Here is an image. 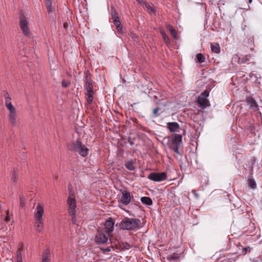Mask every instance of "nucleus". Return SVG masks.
<instances>
[{"mask_svg":"<svg viewBox=\"0 0 262 262\" xmlns=\"http://www.w3.org/2000/svg\"><path fill=\"white\" fill-rule=\"evenodd\" d=\"M141 202L147 205H151L152 204V201L149 197L143 196L141 198Z\"/></svg>","mask_w":262,"mask_h":262,"instance_id":"obj_23","label":"nucleus"},{"mask_svg":"<svg viewBox=\"0 0 262 262\" xmlns=\"http://www.w3.org/2000/svg\"><path fill=\"white\" fill-rule=\"evenodd\" d=\"M63 27L65 29H67L68 27V23L66 22L63 24Z\"/></svg>","mask_w":262,"mask_h":262,"instance_id":"obj_43","label":"nucleus"},{"mask_svg":"<svg viewBox=\"0 0 262 262\" xmlns=\"http://www.w3.org/2000/svg\"><path fill=\"white\" fill-rule=\"evenodd\" d=\"M209 92L205 90L199 96L197 102L201 105L202 108H205L210 105V103L207 97L209 96Z\"/></svg>","mask_w":262,"mask_h":262,"instance_id":"obj_6","label":"nucleus"},{"mask_svg":"<svg viewBox=\"0 0 262 262\" xmlns=\"http://www.w3.org/2000/svg\"><path fill=\"white\" fill-rule=\"evenodd\" d=\"M115 221L112 219H110L105 221L103 229L105 232L111 234L114 228Z\"/></svg>","mask_w":262,"mask_h":262,"instance_id":"obj_13","label":"nucleus"},{"mask_svg":"<svg viewBox=\"0 0 262 262\" xmlns=\"http://www.w3.org/2000/svg\"><path fill=\"white\" fill-rule=\"evenodd\" d=\"M7 108L9 111V121L13 126H15L16 123V109L13 105L9 106L8 107H7Z\"/></svg>","mask_w":262,"mask_h":262,"instance_id":"obj_12","label":"nucleus"},{"mask_svg":"<svg viewBox=\"0 0 262 262\" xmlns=\"http://www.w3.org/2000/svg\"><path fill=\"white\" fill-rule=\"evenodd\" d=\"M11 181L15 185L17 182V179L18 176V173L17 171L14 168L11 170Z\"/></svg>","mask_w":262,"mask_h":262,"instance_id":"obj_20","label":"nucleus"},{"mask_svg":"<svg viewBox=\"0 0 262 262\" xmlns=\"http://www.w3.org/2000/svg\"><path fill=\"white\" fill-rule=\"evenodd\" d=\"M6 212L7 213V216L5 217V220L6 221V222H8L10 221V217L8 215V211H6Z\"/></svg>","mask_w":262,"mask_h":262,"instance_id":"obj_41","label":"nucleus"},{"mask_svg":"<svg viewBox=\"0 0 262 262\" xmlns=\"http://www.w3.org/2000/svg\"><path fill=\"white\" fill-rule=\"evenodd\" d=\"M141 224L139 219L126 217L120 222V228L124 230H137L141 228Z\"/></svg>","mask_w":262,"mask_h":262,"instance_id":"obj_1","label":"nucleus"},{"mask_svg":"<svg viewBox=\"0 0 262 262\" xmlns=\"http://www.w3.org/2000/svg\"><path fill=\"white\" fill-rule=\"evenodd\" d=\"M252 0H249V3H251L252 2Z\"/></svg>","mask_w":262,"mask_h":262,"instance_id":"obj_45","label":"nucleus"},{"mask_svg":"<svg viewBox=\"0 0 262 262\" xmlns=\"http://www.w3.org/2000/svg\"><path fill=\"white\" fill-rule=\"evenodd\" d=\"M69 149L78 153L81 156L85 157L88 155L89 149L80 141H76L69 147Z\"/></svg>","mask_w":262,"mask_h":262,"instance_id":"obj_2","label":"nucleus"},{"mask_svg":"<svg viewBox=\"0 0 262 262\" xmlns=\"http://www.w3.org/2000/svg\"><path fill=\"white\" fill-rule=\"evenodd\" d=\"M137 2L142 6H144L147 3L144 0H137Z\"/></svg>","mask_w":262,"mask_h":262,"instance_id":"obj_36","label":"nucleus"},{"mask_svg":"<svg viewBox=\"0 0 262 262\" xmlns=\"http://www.w3.org/2000/svg\"><path fill=\"white\" fill-rule=\"evenodd\" d=\"M3 96L5 99V105L6 107L13 105L11 102V98L6 91H4L3 92Z\"/></svg>","mask_w":262,"mask_h":262,"instance_id":"obj_18","label":"nucleus"},{"mask_svg":"<svg viewBox=\"0 0 262 262\" xmlns=\"http://www.w3.org/2000/svg\"><path fill=\"white\" fill-rule=\"evenodd\" d=\"M247 104L249 105V108L253 112H256L258 110V106L256 101L251 97H248L246 98Z\"/></svg>","mask_w":262,"mask_h":262,"instance_id":"obj_14","label":"nucleus"},{"mask_svg":"<svg viewBox=\"0 0 262 262\" xmlns=\"http://www.w3.org/2000/svg\"><path fill=\"white\" fill-rule=\"evenodd\" d=\"M167 127L171 133L179 132L180 125L176 122H168Z\"/></svg>","mask_w":262,"mask_h":262,"instance_id":"obj_16","label":"nucleus"},{"mask_svg":"<svg viewBox=\"0 0 262 262\" xmlns=\"http://www.w3.org/2000/svg\"><path fill=\"white\" fill-rule=\"evenodd\" d=\"M249 55H246L245 57L239 58V61L241 63H245L247 61L249 60Z\"/></svg>","mask_w":262,"mask_h":262,"instance_id":"obj_31","label":"nucleus"},{"mask_svg":"<svg viewBox=\"0 0 262 262\" xmlns=\"http://www.w3.org/2000/svg\"><path fill=\"white\" fill-rule=\"evenodd\" d=\"M86 83H85V89L87 91V93L86 94L87 96V101L89 104H91L92 103L93 100V86L92 85V80L90 78H89L88 76L86 77Z\"/></svg>","mask_w":262,"mask_h":262,"instance_id":"obj_4","label":"nucleus"},{"mask_svg":"<svg viewBox=\"0 0 262 262\" xmlns=\"http://www.w3.org/2000/svg\"><path fill=\"white\" fill-rule=\"evenodd\" d=\"M71 84L70 81H66L64 80L62 81L61 84L62 86L64 88H67L68 87L70 84Z\"/></svg>","mask_w":262,"mask_h":262,"instance_id":"obj_32","label":"nucleus"},{"mask_svg":"<svg viewBox=\"0 0 262 262\" xmlns=\"http://www.w3.org/2000/svg\"><path fill=\"white\" fill-rule=\"evenodd\" d=\"M36 209L37 212L35 215L36 220V229L39 232H40L43 228L42 215L44 212V209L40 204L37 205Z\"/></svg>","mask_w":262,"mask_h":262,"instance_id":"obj_3","label":"nucleus"},{"mask_svg":"<svg viewBox=\"0 0 262 262\" xmlns=\"http://www.w3.org/2000/svg\"><path fill=\"white\" fill-rule=\"evenodd\" d=\"M46 6L49 14H53L55 12V7L52 5L53 0H45Z\"/></svg>","mask_w":262,"mask_h":262,"instance_id":"obj_17","label":"nucleus"},{"mask_svg":"<svg viewBox=\"0 0 262 262\" xmlns=\"http://www.w3.org/2000/svg\"><path fill=\"white\" fill-rule=\"evenodd\" d=\"M144 6L146 7L147 11L150 14H156L155 10L148 4L146 3Z\"/></svg>","mask_w":262,"mask_h":262,"instance_id":"obj_27","label":"nucleus"},{"mask_svg":"<svg viewBox=\"0 0 262 262\" xmlns=\"http://www.w3.org/2000/svg\"><path fill=\"white\" fill-rule=\"evenodd\" d=\"M20 27L25 36L27 37L31 36V33L28 27V22L23 14L20 17Z\"/></svg>","mask_w":262,"mask_h":262,"instance_id":"obj_8","label":"nucleus"},{"mask_svg":"<svg viewBox=\"0 0 262 262\" xmlns=\"http://www.w3.org/2000/svg\"><path fill=\"white\" fill-rule=\"evenodd\" d=\"M161 34L163 36L164 41L167 43H169V41H170L169 38L167 36V35L166 34V33L164 32H161Z\"/></svg>","mask_w":262,"mask_h":262,"instance_id":"obj_30","label":"nucleus"},{"mask_svg":"<svg viewBox=\"0 0 262 262\" xmlns=\"http://www.w3.org/2000/svg\"><path fill=\"white\" fill-rule=\"evenodd\" d=\"M72 216L71 222L73 224H75L76 222V215L75 214L74 215H71Z\"/></svg>","mask_w":262,"mask_h":262,"instance_id":"obj_35","label":"nucleus"},{"mask_svg":"<svg viewBox=\"0 0 262 262\" xmlns=\"http://www.w3.org/2000/svg\"><path fill=\"white\" fill-rule=\"evenodd\" d=\"M111 11V17L113 20V23L116 27V29L118 30V32L121 33L122 32V26L120 21L118 13L114 7L112 8Z\"/></svg>","mask_w":262,"mask_h":262,"instance_id":"obj_7","label":"nucleus"},{"mask_svg":"<svg viewBox=\"0 0 262 262\" xmlns=\"http://www.w3.org/2000/svg\"><path fill=\"white\" fill-rule=\"evenodd\" d=\"M166 28L169 30L170 34L174 38H177V33L174 28L170 25L166 26Z\"/></svg>","mask_w":262,"mask_h":262,"instance_id":"obj_22","label":"nucleus"},{"mask_svg":"<svg viewBox=\"0 0 262 262\" xmlns=\"http://www.w3.org/2000/svg\"><path fill=\"white\" fill-rule=\"evenodd\" d=\"M42 262H50V255L49 251L47 250L43 253Z\"/></svg>","mask_w":262,"mask_h":262,"instance_id":"obj_24","label":"nucleus"},{"mask_svg":"<svg viewBox=\"0 0 262 262\" xmlns=\"http://www.w3.org/2000/svg\"><path fill=\"white\" fill-rule=\"evenodd\" d=\"M159 110H160L159 107H156L153 110L152 114H153L154 117H156L159 115L158 114V112L159 111Z\"/></svg>","mask_w":262,"mask_h":262,"instance_id":"obj_34","label":"nucleus"},{"mask_svg":"<svg viewBox=\"0 0 262 262\" xmlns=\"http://www.w3.org/2000/svg\"><path fill=\"white\" fill-rule=\"evenodd\" d=\"M254 262H262V257H258L256 258L254 260Z\"/></svg>","mask_w":262,"mask_h":262,"instance_id":"obj_39","label":"nucleus"},{"mask_svg":"<svg viewBox=\"0 0 262 262\" xmlns=\"http://www.w3.org/2000/svg\"><path fill=\"white\" fill-rule=\"evenodd\" d=\"M171 145H180L182 142V136L180 134H173L171 136Z\"/></svg>","mask_w":262,"mask_h":262,"instance_id":"obj_15","label":"nucleus"},{"mask_svg":"<svg viewBox=\"0 0 262 262\" xmlns=\"http://www.w3.org/2000/svg\"><path fill=\"white\" fill-rule=\"evenodd\" d=\"M147 178L155 182H161L167 179V175L164 172H151L148 176Z\"/></svg>","mask_w":262,"mask_h":262,"instance_id":"obj_9","label":"nucleus"},{"mask_svg":"<svg viewBox=\"0 0 262 262\" xmlns=\"http://www.w3.org/2000/svg\"><path fill=\"white\" fill-rule=\"evenodd\" d=\"M110 236V234L105 232L103 229L99 228L97 230V232L95 236V242L97 243H106Z\"/></svg>","mask_w":262,"mask_h":262,"instance_id":"obj_5","label":"nucleus"},{"mask_svg":"<svg viewBox=\"0 0 262 262\" xmlns=\"http://www.w3.org/2000/svg\"><path fill=\"white\" fill-rule=\"evenodd\" d=\"M249 247H246V248H244L243 250V252L244 253V254H246L248 252H250V250L249 249Z\"/></svg>","mask_w":262,"mask_h":262,"instance_id":"obj_38","label":"nucleus"},{"mask_svg":"<svg viewBox=\"0 0 262 262\" xmlns=\"http://www.w3.org/2000/svg\"><path fill=\"white\" fill-rule=\"evenodd\" d=\"M196 58L199 63H203L205 61V57L201 53H199L196 55Z\"/></svg>","mask_w":262,"mask_h":262,"instance_id":"obj_28","label":"nucleus"},{"mask_svg":"<svg viewBox=\"0 0 262 262\" xmlns=\"http://www.w3.org/2000/svg\"><path fill=\"white\" fill-rule=\"evenodd\" d=\"M248 183L249 186L251 188H252L253 189H254L256 188V182H255V181H254V180L253 179L249 178L248 180Z\"/></svg>","mask_w":262,"mask_h":262,"instance_id":"obj_26","label":"nucleus"},{"mask_svg":"<svg viewBox=\"0 0 262 262\" xmlns=\"http://www.w3.org/2000/svg\"><path fill=\"white\" fill-rule=\"evenodd\" d=\"M125 167L129 170H134L135 169V166L134 165V162L133 161H127L125 163Z\"/></svg>","mask_w":262,"mask_h":262,"instance_id":"obj_25","label":"nucleus"},{"mask_svg":"<svg viewBox=\"0 0 262 262\" xmlns=\"http://www.w3.org/2000/svg\"><path fill=\"white\" fill-rule=\"evenodd\" d=\"M192 193L193 194L196 199H198L199 198V195L196 192L195 190H192Z\"/></svg>","mask_w":262,"mask_h":262,"instance_id":"obj_37","label":"nucleus"},{"mask_svg":"<svg viewBox=\"0 0 262 262\" xmlns=\"http://www.w3.org/2000/svg\"><path fill=\"white\" fill-rule=\"evenodd\" d=\"M122 196L119 199V202L124 205H127L131 201V196L130 193L125 190H121Z\"/></svg>","mask_w":262,"mask_h":262,"instance_id":"obj_11","label":"nucleus"},{"mask_svg":"<svg viewBox=\"0 0 262 262\" xmlns=\"http://www.w3.org/2000/svg\"><path fill=\"white\" fill-rule=\"evenodd\" d=\"M68 204L69 205V213L70 215H74L75 213L76 200L75 197L71 193L68 199Z\"/></svg>","mask_w":262,"mask_h":262,"instance_id":"obj_10","label":"nucleus"},{"mask_svg":"<svg viewBox=\"0 0 262 262\" xmlns=\"http://www.w3.org/2000/svg\"><path fill=\"white\" fill-rule=\"evenodd\" d=\"M103 250L104 252H108L111 251V249H110V247H108V248L103 249Z\"/></svg>","mask_w":262,"mask_h":262,"instance_id":"obj_42","label":"nucleus"},{"mask_svg":"<svg viewBox=\"0 0 262 262\" xmlns=\"http://www.w3.org/2000/svg\"><path fill=\"white\" fill-rule=\"evenodd\" d=\"M17 262H23V259H20L18 260H17Z\"/></svg>","mask_w":262,"mask_h":262,"instance_id":"obj_44","label":"nucleus"},{"mask_svg":"<svg viewBox=\"0 0 262 262\" xmlns=\"http://www.w3.org/2000/svg\"><path fill=\"white\" fill-rule=\"evenodd\" d=\"M211 51L215 53H219L220 52V47L219 43H211L210 45Z\"/></svg>","mask_w":262,"mask_h":262,"instance_id":"obj_21","label":"nucleus"},{"mask_svg":"<svg viewBox=\"0 0 262 262\" xmlns=\"http://www.w3.org/2000/svg\"><path fill=\"white\" fill-rule=\"evenodd\" d=\"M16 255H17V260L20 259H22L21 254V248H19L17 249L16 251Z\"/></svg>","mask_w":262,"mask_h":262,"instance_id":"obj_33","label":"nucleus"},{"mask_svg":"<svg viewBox=\"0 0 262 262\" xmlns=\"http://www.w3.org/2000/svg\"><path fill=\"white\" fill-rule=\"evenodd\" d=\"M180 146L179 145H170V148L173 151H174L176 153L180 155L179 148Z\"/></svg>","mask_w":262,"mask_h":262,"instance_id":"obj_29","label":"nucleus"},{"mask_svg":"<svg viewBox=\"0 0 262 262\" xmlns=\"http://www.w3.org/2000/svg\"><path fill=\"white\" fill-rule=\"evenodd\" d=\"M180 257V253H173L172 254L168 255L167 259L170 262H178L179 261Z\"/></svg>","mask_w":262,"mask_h":262,"instance_id":"obj_19","label":"nucleus"},{"mask_svg":"<svg viewBox=\"0 0 262 262\" xmlns=\"http://www.w3.org/2000/svg\"><path fill=\"white\" fill-rule=\"evenodd\" d=\"M3 221V213L0 210V225L1 224Z\"/></svg>","mask_w":262,"mask_h":262,"instance_id":"obj_40","label":"nucleus"}]
</instances>
